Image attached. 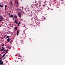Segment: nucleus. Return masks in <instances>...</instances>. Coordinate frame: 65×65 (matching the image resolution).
I'll list each match as a JSON object with an SVG mask.
<instances>
[{"instance_id": "nucleus-1", "label": "nucleus", "mask_w": 65, "mask_h": 65, "mask_svg": "<svg viewBox=\"0 0 65 65\" xmlns=\"http://www.w3.org/2000/svg\"><path fill=\"white\" fill-rule=\"evenodd\" d=\"M2 60H0V64L3 65V62H2Z\"/></svg>"}, {"instance_id": "nucleus-2", "label": "nucleus", "mask_w": 65, "mask_h": 65, "mask_svg": "<svg viewBox=\"0 0 65 65\" xmlns=\"http://www.w3.org/2000/svg\"><path fill=\"white\" fill-rule=\"evenodd\" d=\"M4 18H3V17H1L0 18V22H2V21L3 20Z\"/></svg>"}, {"instance_id": "nucleus-3", "label": "nucleus", "mask_w": 65, "mask_h": 65, "mask_svg": "<svg viewBox=\"0 0 65 65\" xmlns=\"http://www.w3.org/2000/svg\"><path fill=\"white\" fill-rule=\"evenodd\" d=\"M18 15L19 17H21V14L20 13V12H18Z\"/></svg>"}, {"instance_id": "nucleus-4", "label": "nucleus", "mask_w": 65, "mask_h": 65, "mask_svg": "<svg viewBox=\"0 0 65 65\" xmlns=\"http://www.w3.org/2000/svg\"><path fill=\"white\" fill-rule=\"evenodd\" d=\"M14 23H15L17 24H18V23L17 22V20H15L14 21Z\"/></svg>"}, {"instance_id": "nucleus-5", "label": "nucleus", "mask_w": 65, "mask_h": 65, "mask_svg": "<svg viewBox=\"0 0 65 65\" xmlns=\"http://www.w3.org/2000/svg\"><path fill=\"white\" fill-rule=\"evenodd\" d=\"M48 3V2H46V1H45L44 3L46 5H47V4Z\"/></svg>"}, {"instance_id": "nucleus-6", "label": "nucleus", "mask_w": 65, "mask_h": 65, "mask_svg": "<svg viewBox=\"0 0 65 65\" xmlns=\"http://www.w3.org/2000/svg\"><path fill=\"white\" fill-rule=\"evenodd\" d=\"M19 30H18L17 31V35L18 36V35L19 34Z\"/></svg>"}, {"instance_id": "nucleus-7", "label": "nucleus", "mask_w": 65, "mask_h": 65, "mask_svg": "<svg viewBox=\"0 0 65 65\" xmlns=\"http://www.w3.org/2000/svg\"><path fill=\"white\" fill-rule=\"evenodd\" d=\"M7 41H8V42H9V41L10 40V39L9 38H8L7 39Z\"/></svg>"}, {"instance_id": "nucleus-8", "label": "nucleus", "mask_w": 65, "mask_h": 65, "mask_svg": "<svg viewBox=\"0 0 65 65\" xmlns=\"http://www.w3.org/2000/svg\"><path fill=\"white\" fill-rule=\"evenodd\" d=\"M0 7H2V8L3 7V5H0Z\"/></svg>"}, {"instance_id": "nucleus-9", "label": "nucleus", "mask_w": 65, "mask_h": 65, "mask_svg": "<svg viewBox=\"0 0 65 65\" xmlns=\"http://www.w3.org/2000/svg\"><path fill=\"white\" fill-rule=\"evenodd\" d=\"M14 17L15 19H17V17L16 15H14Z\"/></svg>"}, {"instance_id": "nucleus-10", "label": "nucleus", "mask_w": 65, "mask_h": 65, "mask_svg": "<svg viewBox=\"0 0 65 65\" xmlns=\"http://www.w3.org/2000/svg\"><path fill=\"white\" fill-rule=\"evenodd\" d=\"M21 23V22H19L18 25V26H19V25H20V24Z\"/></svg>"}, {"instance_id": "nucleus-11", "label": "nucleus", "mask_w": 65, "mask_h": 65, "mask_svg": "<svg viewBox=\"0 0 65 65\" xmlns=\"http://www.w3.org/2000/svg\"><path fill=\"white\" fill-rule=\"evenodd\" d=\"M5 49H2L0 51H3Z\"/></svg>"}, {"instance_id": "nucleus-12", "label": "nucleus", "mask_w": 65, "mask_h": 65, "mask_svg": "<svg viewBox=\"0 0 65 65\" xmlns=\"http://www.w3.org/2000/svg\"><path fill=\"white\" fill-rule=\"evenodd\" d=\"M7 6V5H6L5 6V9H6V8Z\"/></svg>"}, {"instance_id": "nucleus-13", "label": "nucleus", "mask_w": 65, "mask_h": 65, "mask_svg": "<svg viewBox=\"0 0 65 65\" xmlns=\"http://www.w3.org/2000/svg\"><path fill=\"white\" fill-rule=\"evenodd\" d=\"M8 50H6L5 53H7V51H8Z\"/></svg>"}, {"instance_id": "nucleus-14", "label": "nucleus", "mask_w": 65, "mask_h": 65, "mask_svg": "<svg viewBox=\"0 0 65 65\" xmlns=\"http://www.w3.org/2000/svg\"><path fill=\"white\" fill-rule=\"evenodd\" d=\"M12 17H13V15H11L10 16V18H12Z\"/></svg>"}, {"instance_id": "nucleus-15", "label": "nucleus", "mask_w": 65, "mask_h": 65, "mask_svg": "<svg viewBox=\"0 0 65 65\" xmlns=\"http://www.w3.org/2000/svg\"><path fill=\"white\" fill-rule=\"evenodd\" d=\"M9 36H7L6 37L7 38H9Z\"/></svg>"}, {"instance_id": "nucleus-16", "label": "nucleus", "mask_w": 65, "mask_h": 65, "mask_svg": "<svg viewBox=\"0 0 65 65\" xmlns=\"http://www.w3.org/2000/svg\"><path fill=\"white\" fill-rule=\"evenodd\" d=\"M15 2L17 4H19V3H18V2H17L16 1H15Z\"/></svg>"}, {"instance_id": "nucleus-17", "label": "nucleus", "mask_w": 65, "mask_h": 65, "mask_svg": "<svg viewBox=\"0 0 65 65\" xmlns=\"http://www.w3.org/2000/svg\"><path fill=\"white\" fill-rule=\"evenodd\" d=\"M5 56V54H4L3 55V57H4Z\"/></svg>"}, {"instance_id": "nucleus-18", "label": "nucleus", "mask_w": 65, "mask_h": 65, "mask_svg": "<svg viewBox=\"0 0 65 65\" xmlns=\"http://www.w3.org/2000/svg\"><path fill=\"white\" fill-rule=\"evenodd\" d=\"M15 30H17V27H15Z\"/></svg>"}, {"instance_id": "nucleus-19", "label": "nucleus", "mask_w": 65, "mask_h": 65, "mask_svg": "<svg viewBox=\"0 0 65 65\" xmlns=\"http://www.w3.org/2000/svg\"><path fill=\"white\" fill-rule=\"evenodd\" d=\"M4 44H3L2 45V46H4Z\"/></svg>"}, {"instance_id": "nucleus-20", "label": "nucleus", "mask_w": 65, "mask_h": 65, "mask_svg": "<svg viewBox=\"0 0 65 65\" xmlns=\"http://www.w3.org/2000/svg\"><path fill=\"white\" fill-rule=\"evenodd\" d=\"M10 4H12V2H10Z\"/></svg>"}, {"instance_id": "nucleus-21", "label": "nucleus", "mask_w": 65, "mask_h": 65, "mask_svg": "<svg viewBox=\"0 0 65 65\" xmlns=\"http://www.w3.org/2000/svg\"><path fill=\"white\" fill-rule=\"evenodd\" d=\"M9 15H10V13H9L8 14Z\"/></svg>"}, {"instance_id": "nucleus-22", "label": "nucleus", "mask_w": 65, "mask_h": 65, "mask_svg": "<svg viewBox=\"0 0 65 65\" xmlns=\"http://www.w3.org/2000/svg\"><path fill=\"white\" fill-rule=\"evenodd\" d=\"M12 19H13V20H14V17H13Z\"/></svg>"}, {"instance_id": "nucleus-23", "label": "nucleus", "mask_w": 65, "mask_h": 65, "mask_svg": "<svg viewBox=\"0 0 65 65\" xmlns=\"http://www.w3.org/2000/svg\"><path fill=\"white\" fill-rule=\"evenodd\" d=\"M6 58V57H4V59H5Z\"/></svg>"}, {"instance_id": "nucleus-24", "label": "nucleus", "mask_w": 65, "mask_h": 65, "mask_svg": "<svg viewBox=\"0 0 65 65\" xmlns=\"http://www.w3.org/2000/svg\"><path fill=\"white\" fill-rule=\"evenodd\" d=\"M44 20H45V18H44Z\"/></svg>"}, {"instance_id": "nucleus-25", "label": "nucleus", "mask_w": 65, "mask_h": 65, "mask_svg": "<svg viewBox=\"0 0 65 65\" xmlns=\"http://www.w3.org/2000/svg\"><path fill=\"white\" fill-rule=\"evenodd\" d=\"M31 6L32 7L33 6V5H31Z\"/></svg>"}, {"instance_id": "nucleus-26", "label": "nucleus", "mask_w": 65, "mask_h": 65, "mask_svg": "<svg viewBox=\"0 0 65 65\" xmlns=\"http://www.w3.org/2000/svg\"><path fill=\"white\" fill-rule=\"evenodd\" d=\"M1 58H0V60H1Z\"/></svg>"}, {"instance_id": "nucleus-27", "label": "nucleus", "mask_w": 65, "mask_h": 65, "mask_svg": "<svg viewBox=\"0 0 65 65\" xmlns=\"http://www.w3.org/2000/svg\"><path fill=\"white\" fill-rule=\"evenodd\" d=\"M21 10V11H22V10Z\"/></svg>"}, {"instance_id": "nucleus-28", "label": "nucleus", "mask_w": 65, "mask_h": 65, "mask_svg": "<svg viewBox=\"0 0 65 65\" xmlns=\"http://www.w3.org/2000/svg\"><path fill=\"white\" fill-rule=\"evenodd\" d=\"M6 53H5V55H6Z\"/></svg>"}, {"instance_id": "nucleus-29", "label": "nucleus", "mask_w": 65, "mask_h": 65, "mask_svg": "<svg viewBox=\"0 0 65 65\" xmlns=\"http://www.w3.org/2000/svg\"><path fill=\"white\" fill-rule=\"evenodd\" d=\"M19 59H20L21 60V58H20Z\"/></svg>"}, {"instance_id": "nucleus-30", "label": "nucleus", "mask_w": 65, "mask_h": 65, "mask_svg": "<svg viewBox=\"0 0 65 65\" xmlns=\"http://www.w3.org/2000/svg\"><path fill=\"white\" fill-rule=\"evenodd\" d=\"M51 10H53V9H52Z\"/></svg>"}, {"instance_id": "nucleus-31", "label": "nucleus", "mask_w": 65, "mask_h": 65, "mask_svg": "<svg viewBox=\"0 0 65 65\" xmlns=\"http://www.w3.org/2000/svg\"><path fill=\"white\" fill-rule=\"evenodd\" d=\"M4 58H3V60H4Z\"/></svg>"}, {"instance_id": "nucleus-32", "label": "nucleus", "mask_w": 65, "mask_h": 65, "mask_svg": "<svg viewBox=\"0 0 65 65\" xmlns=\"http://www.w3.org/2000/svg\"><path fill=\"white\" fill-rule=\"evenodd\" d=\"M1 56V54H0V56Z\"/></svg>"}, {"instance_id": "nucleus-33", "label": "nucleus", "mask_w": 65, "mask_h": 65, "mask_svg": "<svg viewBox=\"0 0 65 65\" xmlns=\"http://www.w3.org/2000/svg\"><path fill=\"white\" fill-rule=\"evenodd\" d=\"M5 51V50L4 51Z\"/></svg>"}]
</instances>
